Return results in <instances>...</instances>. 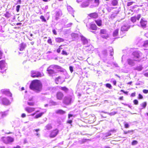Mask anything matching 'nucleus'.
Masks as SVG:
<instances>
[{
  "mask_svg": "<svg viewBox=\"0 0 148 148\" xmlns=\"http://www.w3.org/2000/svg\"><path fill=\"white\" fill-rule=\"evenodd\" d=\"M42 85L40 81L38 79H34L32 81L29 85L31 89L39 92L42 89Z\"/></svg>",
  "mask_w": 148,
  "mask_h": 148,
  "instance_id": "nucleus-1",
  "label": "nucleus"
},
{
  "mask_svg": "<svg viewBox=\"0 0 148 148\" xmlns=\"http://www.w3.org/2000/svg\"><path fill=\"white\" fill-rule=\"evenodd\" d=\"M61 69L60 66L55 65H51L48 67L47 70V73L50 75H52L56 73L55 70L56 69Z\"/></svg>",
  "mask_w": 148,
  "mask_h": 148,
  "instance_id": "nucleus-2",
  "label": "nucleus"
},
{
  "mask_svg": "<svg viewBox=\"0 0 148 148\" xmlns=\"http://www.w3.org/2000/svg\"><path fill=\"white\" fill-rule=\"evenodd\" d=\"M44 75L42 73H41L39 71L35 70H32L31 71V76L32 78H38L41 77Z\"/></svg>",
  "mask_w": 148,
  "mask_h": 148,
  "instance_id": "nucleus-3",
  "label": "nucleus"
},
{
  "mask_svg": "<svg viewBox=\"0 0 148 148\" xmlns=\"http://www.w3.org/2000/svg\"><path fill=\"white\" fill-rule=\"evenodd\" d=\"M133 60L135 61L140 62L141 59L139 52L138 51H135L132 53Z\"/></svg>",
  "mask_w": 148,
  "mask_h": 148,
  "instance_id": "nucleus-4",
  "label": "nucleus"
},
{
  "mask_svg": "<svg viewBox=\"0 0 148 148\" xmlns=\"http://www.w3.org/2000/svg\"><path fill=\"white\" fill-rule=\"evenodd\" d=\"M1 140L5 144L10 143L14 141V138L10 136L3 137Z\"/></svg>",
  "mask_w": 148,
  "mask_h": 148,
  "instance_id": "nucleus-5",
  "label": "nucleus"
},
{
  "mask_svg": "<svg viewBox=\"0 0 148 148\" xmlns=\"http://www.w3.org/2000/svg\"><path fill=\"white\" fill-rule=\"evenodd\" d=\"M100 34L103 38L107 39L109 37V35L107 33L106 30L104 29H101L100 30Z\"/></svg>",
  "mask_w": 148,
  "mask_h": 148,
  "instance_id": "nucleus-6",
  "label": "nucleus"
},
{
  "mask_svg": "<svg viewBox=\"0 0 148 148\" xmlns=\"http://www.w3.org/2000/svg\"><path fill=\"white\" fill-rule=\"evenodd\" d=\"M140 23L142 27L143 28H145L147 26V21L145 18H142L140 21Z\"/></svg>",
  "mask_w": 148,
  "mask_h": 148,
  "instance_id": "nucleus-7",
  "label": "nucleus"
},
{
  "mask_svg": "<svg viewBox=\"0 0 148 148\" xmlns=\"http://www.w3.org/2000/svg\"><path fill=\"white\" fill-rule=\"evenodd\" d=\"M27 104L28 105L31 106H33L35 105V103L34 101L33 97H30L28 98Z\"/></svg>",
  "mask_w": 148,
  "mask_h": 148,
  "instance_id": "nucleus-8",
  "label": "nucleus"
},
{
  "mask_svg": "<svg viewBox=\"0 0 148 148\" xmlns=\"http://www.w3.org/2000/svg\"><path fill=\"white\" fill-rule=\"evenodd\" d=\"M59 133V131L57 129L53 130L51 132L49 137L51 138L56 137Z\"/></svg>",
  "mask_w": 148,
  "mask_h": 148,
  "instance_id": "nucleus-9",
  "label": "nucleus"
},
{
  "mask_svg": "<svg viewBox=\"0 0 148 148\" xmlns=\"http://www.w3.org/2000/svg\"><path fill=\"white\" fill-rule=\"evenodd\" d=\"M2 93L5 95L11 97L12 96V93L10 91L9 89H5L4 90H2L1 91Z\"/></svg>",
  "mask_w": 148,
  "mask_h": 148,
  "instance_id": "nucleus-10",
  "label": "nucleus"
},
{
  "mask_svg": "<svg viewBox=\"0 0 148 148\" xmlns=\"http://www.w3.org/2000/svg\"><path fill=\"white\" fill-rule=\"evenodd\" d=\"M0 102H1L3 104L5 105H8L10 103L9 100L5 97H0Z\"/></svg>",
  "mask_w": 148,
  "mask_h": 148,
  "instance_id": "nucleus-11",
  "label": "nucleus"
},
{
  "mask_svg": "<svg viewBox=\"0 0 148 148\" xmlns=\"http://www.w3.org/2000/svg\"><path fill=\"white\" fill-rule=\"evenodd\" d=\"M64 96L63 93L60 91L58 92L56 94V97L57 99L59 100L62 99Z\"/></svg>",
  "mask_w": 148,
  "mask_h": 148,
  "instance_id": "nucleus-12",
  "label": "nucleus"
},
{
  "mask_svg": "<svg viewBox=\"0 0 148 148\" xmlns=\"http://www.w3.org/2000/svg\"><path fill=\"white\" fill-rule=\"evenodd\" d=\"M88 16L91 18L96 19L99 16L98 14L96 12H93L88 14Z\"/></svg>",
  "mask_w": 148,
  "mask_h": 148,
  "instance_id": "nucleus-13",
  "label": "nucleus"
},
{
  "mask_svg": "<svg viewBox=\"0 0 148 148\" xmlns=\"http://www.w3.org/2000/svg\"><path fill=\"white\" fill-rule=\"evenodd\" d=\"M71 99L69 97L66 96L63 101V103L66 105H69L71 103Z\"/></svg>",
  "mask_w": 148,
  "mask_h": 148,
  "instance_id": "nucleus-14",
  "label": "nucleus"
},
{
  "mask_svg": "<svg viewBox=\"0 0 148 148\" xmlns=\"http://www.w3.org/2000/svg\"><path fill=\"white\" fill-rule=\"evenodd\" d=\"M141 15L140 14L137 15V17L135 16L132 17L130 18L131 21L133 23H135L136 21V20H139L140 18Z\"/></svg>",
  "mask_w": 148,
  "mask_h": 148,
  "instance_id": "nucleus-15",
  "label": "nucleus"
},
{
  "mask_svg": "<svg viewBox=\"0 0 148 148\" xmlns=\"http://www.w3.org/2000/svg\"><path fill=\"white\" fill-rule=\"evenodd\" d=\"M97 27L95 23H91L90 24L89 29L90 30L96 31L97 30Z\"/></svg>",
  "mask_w": 148,
  "mask_h": 148,
  "instance_id": "nucleus-16",
  "label": "nucleus"
},
{
  "mask_svg": "<svg viewBox=\"0 0 148 148\" xmlns=\"http://www.w3.org/2000/svg\"><path fill=\"white\" fill-rule=\"evenodd\" d=\"M35 108L27 107L25 109V111L28 113H30L34 111L35 110Z\"/></svg>",
  "mask_w": 148,
  "mask_h": 148,
  "instance_id": "nucleus-17",
  "label": "nucleus"
},
{
  "mask_svg": "<svg viewBox=\"0 0 148 148\" xmlns=\"http://www.w3.org/2000/svg\"><path fill=\"white\" fill-rule=\"evenodd\" d=\"M26 47V45L23 42L21 43L20 45L19 46V50L21 51H23Z\"/></svg>",
  "mask_w": 148,
  "mask_h": 148,
  "instance_id": "nucleus-18",
  "label": "nucleus"
},
{
  "mask_svg": "<svg viewBox=\"0 0 148 148\" xmlns=\"http://www.w3.org/2000/svg\"><path fill=\"white\" fill-rule=\"evenodd\" d=\"M127 62L128 64L131 66H133L135 64L134 60L130 58H128L127 60Z\"/></svg>",
  "mask_w": 148,
  "mask_h": 148,
  "instance_id": "nucleus-19",
  "label": "nucleus"
},
{
  "mask_svg": "<svg viewBox=\"0 0 148 148\" xmlns=\"http://www.w3.org/2000/svg\"><path fill=\"white\" fill-rule=\"evenodd\" d=\"M95 23L99 27H101L102 25V21L100 19H98L96 20L95 21Z\"/></svg>",
  "mask_w": 148,
  "mask_h": 148,
  "instance_id": "nucleus-20",
  "label": "nucleus"
},
{
  "mask_svg": "<svg viewBox=\"0 0 148 148\" xmlns=\"http://www.w3.org/2000/svg\"><path fill=\"white\" fill-rule=\"evenodd\" d=\"M55 41L57 43H60L64 42V40L60 37H57L56 38Z\"/></svg>",
  "mask_w": 148,
  "mask_h": 148,
  "instance_id": "nucleus-21",
  "label": "nucleus"
},
{
  "mask_svg": "<svg viewBox=\"0 0 148 148\" xmlns=\"http://www.w3.org/2000/svg\"><path fill=\"white\" fill-rule=\"evenodd\" d=\"M61 79V77L60 76H59L56 78L55 79V81L56 84H58L61 83L62 82V80Z\"/></svg>",
  "mask_w": 148,
  "mask_h": 148,
  "instance_id": "nucleus-22",
  "label": "nucleus"
},
{
  "mask_svg": "<svg viewBox=\"0 0 148 148\" xmlns=\"http://www.w3.org/2000/svg\"><path fill=\"white\" fill-rule=\"evenodd\" d=\"M56 113L58 114H63L65 113V112L61 109H59L56 110Z\"/></svg>",
  "mask_w": 148,
  "mask_h": 148,
  "instance_id": "nucleus-23",
  "label": "nucleus"
},
{
  "mask_svg": "<svg viewBox=\"0 0 148 148\" xmlns=\"http://www.w3.org/2000/svg\"><path fill=\"white\" fill-rule=\"evenodd\" d=\"M5 61L4 60L0 61V68L2 69L5 67Z\"/></svg>",
  "mask_w": 148,
  "mask_h": 148,
  "instance_id": "nucleus-24",
  "label": "nucleus"
},
{
  "mask_svg": "<svg viewBox=\"0 0 148 148\" xmlns=\"http://www.w3.org/2000/svg\"><path fill=\"white\" fill-rule=\"evenodd\" d=\"M88 3L86 1L83 2L81 5V6L82 8L86 7L88 6Z\"/></svg>",
  "mask_w": 148,
  "mask_h": 148,
  "instance_id": "nucleus-25",
  "label": "nucleus"
},
{
  "mask_svg": "<svg viewBox=\"0 0 148 148\" xmlns=\"http://www.w3.org/2000/svg\"><path fill=\"white\" fill-rule=\"evenodd\" d=\"M128 30V27L126 25L123 26L121 28V30L122 32L127 31Z\"/></svg>",
  "mask_w": 148,
  "mask_h": 148,
  "instance_id": "nucleus-26",
  "label": "nucleus"
},
{
  "mask_svg": "<svg viewBox=\"0 0 148 148\" xmlns=\"http://www.w3.org/2000/svg\"><path fill=\"white\" fill-rule=\"evenodd\" d=\"M45 130H49L52 128V127L51 124L47 125L45 127Z\"/></svg>",
  "mask_w": 148,
  "mask_h": 148,
  "instance_id": "nucleus-27",
  "label": "nucleus"
},
{
  "mask_svg": "<svg viewBox=\"0 0 148 148\" xmlns=\"http://www.w3.org/2000/svg\"><path fill=\"white\" fill-rule=\"evenodd\" d=\"M119 29H115L113 32V36L114 37H116L117 36L118 34Z\"/></svg>",
  "mask_w": 148,
  "mask_h": 148,
  "instance_id": "nucleus-28",
  "label": "nucleus"
},
{
  "mask_svg": "<svg viewBox=\"0 0 148 148\" xmlns=\"http://www.w3.org/2000/svg\"><path fill=\"white\" fill-rule=\"evenodd\" d=\"M143 69V67L141 65L138 66L134 68V70L138 71H140Z\"/></svg>",
  "mask_w": 148,
  "mask_h": 148,
  "instance_id": "nucleus-29",
  "label": "nucleus"
},
{
  "mask_svg": "<svg viewBox=\"0 0 148 148\" xmlns=\"http://www.w3.org/2000/svg\"><path fill=\"white\" fill-rule=\"evenodd\" d=\"M44 113V112H42L36 115L35 116V118L36 119H38L41 117Z\"/></svg>",
  "mask_w": 148,
  "mask_h": 148,
  "instance_id": "nucleus-30",
  "label": "nucleus"
},
{
  "mask_svg": "<svg viewBox=\"0 0 148 148\" xmlns=\"http://www.w3.org/2000/svg\"><path fill=\"white\" fill-rule=\"evenodd\" d=\"M111 3L113 6L116 5L118 3V1L117 0H112Z\"/></svg>",
  "mask_w": 148,
  "mask_h": 148,
  "instance_id": "nucleus-31",
  "label": "nucleus"
},
{
  "mask_svg": "<svg viewBox=\"0 0 148 148\" xmlns=\"http://www.w3.org/2000/svg\"><path fill=\"white\" fill-rule=\"evenodd\" d=\"M143 46L145 47H148V40H146L144 41Z\"/></svg>",
  "mask_w": 148,
  "mask_h": 148,
  "instance_id": "nucleus-32",
  "label": "nucleus"
},
{
  "mask_svg": "<svg viewBox=\"0 0 148 148\" xmlns=\"http://www.w3.org/2000/svg\"><path fill=\"white\" fill-rule=\"evenodd\" d=\"M109 51L110 52V55L111 56H113V54H114L113 50V48L111 47H110L109 48Z\"/></svg>",
  "mask_w": 148,
  "mask_h": 148,
  "instance_id": "nucleus-33",
  "label": "nucleus"
},
{
  "mask_svg": "<svg viewBox=\"0 0 148 148\" xmlns=\"http://www.w3.org/2000/svg\"><path fill=\"white\" fill-rule=\"evenodd\" d=\"M60 89L65 92H66L68 90V89L66 86L61 87Z\"/></svg>",
  "mask_w": 148,
  "mask_h": 148,
  "instance_id": "nucleus-34",
  "label": "nucleus"
},
{
  "mask_svg": "<svg viewBox=\"0 0 148 148\" xmlns=\"http://www.w3.org/2000/svg\"><path fill=\"white\" fill-rule=\"evenodd\" d=\"M147 104V103L146 102H143L141 105V106L142 107V108H145L146 107Z\"/></svg>",
  "mask_w": 148,
  "mask_h": 148,
  "instance_id": "nucleus-35",
  "label": "nucleus"
},
{
  "mask_svg": "<svg viewBox=\"0 0 148 148\" xmlns=\"http://www.w3.org/2000/svg\"><path fill=\"white\" fill-rule=\"evenodd\" d=\"M138 143V142L136 140H134L132 142L131 144L132 145H136Z\"/></svg>",
  "mask_w": 148,
  "mask_h": 148,
  "instance_id": "nucleus-36",
  "label": "nucleus"
},
{
  "mask_svg": "<svg viewBox=\"0 0 148 148\" xmlns=\"http://www.w3.org/2000/svg\"><path fill=\"white\" fill-rule=\"evenodd\" d=\"M40 18L42 19V21L44 22H46V20L44 16L42 15H41L40 16Z\"/></svg>",
  "mask_w": 148,
  "mask_h": 148,
  "instance_id": "nucleus-37",
  "label": "nucleus"
},
{
  "mask_svg": "<svg viewBox=\"0 0 148 148\" xmlns=\"http://www.w3.org/2000/svg\"><path fill=\"white\" fill-rule=\"evenodd\" d=\"M1 116L3 117H5L7 115V114L5 112H1Z\"/></svg>",
  "mask_w": 148,
  "mask_h": 148,
  "instance_id": "nucleus-38",
  "label": "nucleus"
},
{
  "mask_svg": "<svg viewBox=\"0 0 148 148\" xmlns=\"http://www.w3.org/2000/svg\"><path fill=\"white\" fill-rule=\"evenodd\" d=\"M47 42L50 44V45H53L52 41L51 39V38H49V39L47 40Z\"/></svg>",
  "mask_w": 148,
  "mask_h": 148,
  "instance_id": "nucleus-39",
  "label": "nucleus"
},
{
  "mask_svg": "<svg viewBox=\"0 0 148 148\" xmlns=\"http://www.w3.org/2000/svg\"><path fill=\"white\" fill-rule=\"evenodd\" d=\"M106 87L110 89L111 88H112V86L110 84L107 83L106 84Z\"/></svg>",
  "mask_w": 148,
  "mask_h": 148,
  "instance_id": "nucleus-40",
  "label": "nucleus"
},
{
  "mask_svg": "<svg viewBox=\"0 0 148 148\" xmlns=\"http://www.w3.org/2000/svg\"><path fill=\"white\" fill-rule=\"evenodd\" d=\"M62 55L67 56L68 55V53L66 52L64 50H62Z\"/></svg>",
  "mask_w": 148,
  "mask_h": 148,
  "instance_id": "nucleus-41",
  "label": "nucleus"
},
{
  "mask_svg": "<svg viewBox=\"0 0 148 148\" xmlns=\"http://www.w3.org/2000/svg\"><path fill=\"white\" fill-rule=\"evenodd\" d=\"M62 45H61L57 49V52L59 53L61 51V49H62V48H60V47L62 46Z\"/></svg>",
  "mask_w": 148,
  "mask_h": 148,
  "instance_id": "nucleus-42",
  "label": "nucleus"
},
{
  "mask_svg": "<svg viewBox=\"0 0 148 148\" xmlns=\"http://www.w3.org/2000/svg\"><path fill=\"white\" fill-rule=\"evenodd\" d=\"M133 132V130H128L127 131H124L123 133L124 134H126L128 133H130V132Z\"/></svg>",
  "mask_w": 148,
  "mask_h": 148,
  "instance_id": "nucleus-43",
  "label": "nucleus"
},
{
  "mask_svg": "<svg viewBox=\"0 0 148 148\" xmlns=\"http://www.w3.org/2000/svg\"><path fill=\"white\" fill-rule=\"evenodd\" d=\"M124 127L126 128H128L129 127V124L127 123H125L124 124Z\"/></svg>",
  "mask_w": 148,
  "mask_h": 148,
  "instance_id": "nucleus-44",
  "label": "nucleus"
},
{
  "mask_svg": "<svg viewBox=\"0 0 148 148\" xmlns=\"http://www.w3.org/2000/svg\"><path fill=\"white\" fill-rule=\"evenodd\" d=\"M134 3V2H128L127 4V6H129L131 5H132L133 3Z\"/></svg>",
  "mask_w": 148,
  "mask_h": 148,
  "instance_id": "nucleus-45",
  "label": "nucleus"
},
{
  "mask_svg": "<svg viewBox=\"0 0 148 148\" xmlns=\"http://www.w3.org/2000/svg\"><path fill=\"white\" fill-rule=\"evenodd\" d=\"M133 103L135 105H137L138 104V102L136 99H134L133 101Z\"/></svg>",
  "mask_w": 148,
  "mask_h": 148,
  "instance_id": "nucleus-46",
  "label": "nucleus"
},
{
  "mask_svg": "<svg viewBox=\"0 0 148 148\" xmlns=\"http://www.w3.org/2000/svg\"><path fill=\"white\" fill-rule=\"evenodd\" d=\"M20 6L19 5H17L16 7V11L17 12H18L19 10V9Z\"/></svg>",
  "mask_w": 148,
  "mask_h": 148,
  "instance_id": "nucleus-47",
  "label": "nucleus"
},
{
  "mask_svg": "<svg viewBox=\"0 0 148 148\" xmlns=\"http://www.w3.org/2000/svg\"><path fill=\"white\" fill-rule=\"evenodd\" d=\"M70 71L71 73H72L73 71V67L72 66H70L69 67Z\"/></svg>",
  "mask_w": 148,
  "mask_h": 148,
  "instance_id": "nucleus-48",
  "label": "nucleus"
},
{
  "mask_svg": "<svg viewBox=\"0 0 148 148\" xmlns=\"http://www.w3.org/2000/svg\"><path fill=\"white\" fill-rule=\"evenodd\" d=\"M52 32H53V34L54 35H57V32L55 29H53L52 30Z\"/></svg>",
  "mask_w": 148,
  "mask_h": 148,
  "instance_id": "nucleus-49",
  "label": "nucleus"
},
{
  "mask_svg": "<svg viewBox=\"0 0 148 148\" xmlns=\"http://www.w3.org/2000/svg\"><path fill=\"white\" fill-rule=\"evenodd\" d=\"M138 99H143V96L140 94H138Z\"/></svg>",
  "mask_w": 148,
  "mask_h": 148,
  "instance_id": "nucleus-50",
  "label": "nucleus"
},
{
  "mask_svg": "<svg viewBox=\"0 0 148 148\" xmlns=\"http://www.w3.org/2000/svg\"><path fill=\"white\" fill-rule=\"evenodd\" d=\"M143 92L145 94H147L148 93V90L146 89H144L143 90Z\"/></svg>",
  "mask_w": 148,
  "mask_h": 148,
  "instance_id": "nucleus-51",
  "label": "nucleus"
},
{
  "mask_svg": "<svg viewBox=\"0 0 148 148\" xmlns=\"http://www.w3.org/2000/svg\"><path fill=\"white\" fill-rule=\"evenodd\" d=\"M136 93L135 92L132 93L131 95V97H135L136 96Z\"/></svg>",
  "mask_w": 148,
  "mask_h": 148,
  "instance_id": "nucleus-52",
  "label": "nucleus"
},
{
  "mask_svg": "<svg viewBox=\"0 0 148 148\" xmlns=\"http://www.w3.org/2000/svg\"><path fill=\"white\" fill-rule=\"evenodd\" d=\"M2 73L4 74L3 75H5L6 73V72L5 71H4L3 72H2V71H0V75H1V74H2Z\"/></svg>",
  "mask_w": 148,
  "mask_h": 148,
  "instance_id": "nucleus-53",
  "label": "nucleus"
},
{
  "mask_svg": "<svg viewBox=\"0 0 148 148\" xmlns=\"http://www.w3.org/2000/svg\"><path fill=\"white\" fill-rule=\"evenodd\" d=\"M7 18L9 17V14L8 12H7L6 14L4 15Z\"/></svg>",
  "mask_w": 148,
  "mask_h": 148,
  "instance_id": "nucleus-54",
  "label": "nucleus"
},
{
  "mask_svg": "<svg viewBox=\"0 0 148 148\" xmlns=\"http://www.w3.org/2000/svg\"><path fill=\"white\" fill-rule=\"evenodd\" d=\"M72 122V120H69L67 121V123L69 124H71Z\"/></svg>",
  "mask_w": 148,
  "mask_h": 148,
  "instance_id": "nucleus-55",
  "label": "nucleus"
},
{
  "mask_svg": "<svg viewBox=\"0 0 148 148\" xmlns=\"http://www.w3.org/2000/svg\"><path fill=\"white\" fill-rule=\"evenodd\" d=\"M26 116V114L25 113H22L21 115V117L22 118H24Z\"/></svg>",
  "mask_w": 148,
  "mask_h": 148,
  "instance_id": "nucleus-56",
  "label": "nucleus"
},
{
  "mask_svg": "<svg viewBox=\"0 0 148 148\" xmlns=\"http://www.w3.org/2000/svg\"><path fill=\"white\" fill-rule=\"evenodd\" d=\"M118 99L120 100H123V96L120 97Z\"/></svg>",
  "mask_w": 148,
  "mask_h": 148,
  "instance_id": "nucleus-57",
  "label": "nucleus"
},
{
  "mask_svg": "<svg viewBox=\"0 0 148 148\" xmlns=\"http://www.w3.org/2000/svg\"><path fill=\"white\" fill-rule=\"evenodd\" d=\"M93 1V0H86V1L88 3L89 5L90 3Z\"/></svg>",
  "mask_w": 148,
  "mask_h": 148,
  "instance_id": "nucleus-58",
  "label": "nucleus"
},
{
  "mask_svg": "<svg viewBox=\"0 0 148 148\" xmlns=\"http://www.w3.org/2000/svg\"><path fill=\"white\" fill-rule=\"evenodd\" d=\"M3 54V53H2V52L1 51H0V59H1V57L2 56Z\"/></svg>",
  "mask_w": 148,
  "mask_h": 148,
  "instance_id": "nucleus-59",
  "label": "nucleus"
},
{
  "mask_svg": "<svg viewBox=\"0 0 148 148\" xmlns=\"http://www.w3.org/2000/svg\"><path fill=\"white\" fill-rule=\"evenodd\" d=\"M111 135V134L110 132L107 133L106 136H110Z\"/></svg>",
  "mask_w": 148,
  "mask_h": 148,
  "instance_id": "nucleus-60",
  "label": "nucleus"
},
{
  "mask_svg": "<svg viewBox=\"0 0 148 148\" xmlns=\"http://www.w3.org/2000/svg\"><path fill=\"white\" fill-rule=\"evenodd\" d=\"M95 2L96 3H97V5H98V4L99 3V0H95Z\"/></svg>",
  "mask_w": 148,
  "mask_h": 148,
  "instance_id": "nucleus-61",
  "label": "nucleus"
},
{
  "mask_svg": "<svg viewBox=\"0 0 148 148\" xmlns=\"http://www.w3.org/2000/svg\"><path fill=\"white\" fill-rule=\"evenodd\" d=\"M73 116V115L72 114H68V118L69 119L71 117H72Z\"/></svg>",
  "mask_w": 148,
  "mask_h": 148,
  "instance_id": "nucleus-62",
  "label": "nucleus"
},
{
  "mask_svg": "<svg viewBox=\"0 0 148 148\" xmlns=\"http://www.w3.org/2000/svg\"><path fill=\"white\" fill-rule=\"evenodd\" d=\"M113 83L114 85L116 86V80H114L113 81Z\"/></svg>",
  "mask_w": 148,
  "mask_h": 148,
  "instance_id": "nucleus-63",
  "label": "nucleus"
},
{
  "mask_svg": "<svg viewBox=\"0 0 148 148\" xmlns=\"http://www.w3.org/2000/svg\"><path fill=\"white\" fill-rule=\"evenodd\" d=\"M13 148H21V147L19 145H17L16 147H13Z\"/></svg>",
  "mask_w": 148,
  "mask_h": 148,
  "instance_id": "nucleus-64",
  "label": "nucleus"
}]
</instances>
